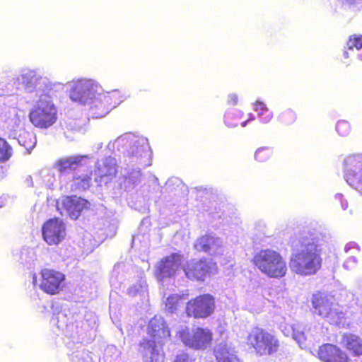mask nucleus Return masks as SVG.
Instances as JSON below:
<instances>
[{
	"label": "nucleus",
	"mask_w": 362,
	"mask_h": 362,
	"mask_svg": "<svg viewBox=\"0 0 362 362\" xmlns=\"http://www.w3.org/2000/svg\"><path fill=\"white\" fill-rule=\"evenodd\" d=\"M17 140L18 144L23 146L28 153H30L37 143L35 135L29 132H23L18 136Z\"/></svg>",
	"instance_id": "nucleus-27"
},
{
	"label": "nucleus",
	"mask_w": 362,
	"mask_h": 362,
	"mask_svg": "<svg viewBox=\"0 0 362 362\" xmlns=\"http://www.w3.org/2000/svg\"><path fill=\"white\" fill-rule=\"evenodd\" d=\"M182 342L197 350H204L211 345L212 334L208 329L197 328L192 333L183 331L180 334Z\"/></svg>",
	"instance_id": "nucleus-12"
},
{
	"label": "nucleus",
	"mask_w": 362,
	"mask_h": 362,
	"mask_svg": "<svg viewBox=\"0 0 362 362\" xmlns=\"http://www.w3.org/2000/svg\"><path fill=\"white\" fill-rule=\"evenodd\" d=\"M23 119V115H20L19 111L13 107L6 108L0 114V121L3 122V129L8 131L13 137L21 129Z\"/></svg>",
	"instance_id": "nucleus-18"
},
{
	"label": "nucleus",
	"mask_w": 362,
	"mask_h": 362,
	"mask_svg": "<svg viewBox=\"0 0 362 362\" xmlns=\"http://www.w3.org/2000/svg\"><path fill=\"white\" fill-rule=\"evenodd\" d=\"M128 294L132 297L139 296L145 308H147L148 301V286L144 279L141 277L136 284L130 286L128 289Z\"/></svg>",
	"instance_id": "nucleus-24"
},
{
	"label": "nucleus",
	"mask_w": 362,
	"mask_h": 362,
	"mask_svg": "<svg viewBox=\"0 0 362 362\" xmlns=\"http://www.w3.org/2000/svg\"><path fill=\"white\" fill-rule=\"evenodd\" d=\"M347 49L344 52V58H349L356 54L357 58L362 61V35H353L347 42Z\"/></svg>",
	"instance_id": "nucleus-23"
},
{
	"label": "nucleus",
	"mask_w": 362,
	"mask_h": 362,
	"mask_svg": "<svg viewBox=\"0 0 362 362\" xmlns=\"http://www.w3.org/2000/svg\"><path fill=\"white\" fill-rule=\"evenodd\" d=\"M334 199L336 202H339L340 204L342 210H346L348 209V201L345 199L344 194L337 193L334 197Z\"/></svg>",
	"instance_id": "nucleus-41"
},
{
	"label": "nucleus",
	"mask_w": 362,
	"mask_h": 362,
	"mask_svg": "<svg viewBox=\"0 0 362 362\" xmlns=\"http://www.w3.org/2000/svg\"><path fill=\"white\" fill-rule=\"evenodd\" d=\"M113 295H110V313H112L114 315H117L118 314L116 313V304L113 301Z\"/></svg>",
	"instance_id": "nucleus-48"
},
{
	"label": "nucleus",
	"mask_w": 362,
	"mask_h": 362,
	"mask_svg": "<svg viewBox=\"0 0 362 362\" xmlns=\"http://www.w3.org/2000/svg\"><path fill=\"white\" fill-rule=\"evenodd\" d=\"M56 93L46 92L37 97L36 105L30 112L32 124L40 128L47 129L53 125L57 119V110L53 103L52 98Z\"/></svg>",
	"instance_id": "nucleus-5"
},
{
	"label": "nucleus",
	"mask_w": 362,
	"mask_h": 362,
	"mask_svg": "<svg viewBox=\"0 0 362 362\" xmlns=\"http://www.w3.org/2000/svg\"><path fill=\"white\" fill-rule=\"evenodd\" d=\"M65 275L62 272L44 269L37 275L33 276V284L39 286L47 293L54 295L62 290L64 285Z\"/></svg>",
	"instance_id": "nucleus-10"
},
{
	"label": "nucleus",
	"mask_w": 362,
	"mask_h": 362,
	"mask_svg": "<svg viewBox=\"0 0 362 362\" xmlns=\"http://www.w3.org/2000/svg\"><path fill=\"white\" fill-rule=\"evenodd\" d=\"M351 250H356L357 252H359V246L354 242H350L345 245L344 251L349 253Z\"/></svg>",
	"instance_id": "nucleus-44"
},
{
	"label": "nucleus",
	"mask_w": 362,
	"mask_h": 362,
	"mask_svg": "<svg viewBox=\"0 0 362 362\" xmlns=\"http://www.w3.org/2000/svg\"><path fill=\"white\" fill-rule=\"evenodd\" d=\"M88 202L78 197H66L62 199L61 203L57 202V210L62 215L66 214L71 219H77L81 211L87 207Z\"/></svg>",
	"instance_id": "nucleus-17"
},
{
	"label": "nucleus",
	"mask_w": 362,
	"mask_h": 362,
	"mask_svg": "<svg viewBox=\"0 0 362 362\" xmlns=\"http://www.w3.org/2000/svg\"><path fill=\"white\" fill-rule=\"evenodd\" d=\"M214 356L218 362H240L233 347L226 341L217 343L214 349Z\"/></svg>",
	"instance_id": "nucleus-22"
},
{
	"label": "nucleus",
	"mask_w": 362,
	"mask_h": 362,
	"mask_svg": "<svg viewBox=\"0 0 362 362\" xmlns=\"http://www.w3.org/2000/svg\"><path fill=\"white\" fill-rule=\"evenodd\" d=\"M238 102V96L235 93H230L228 95L227 103L228 105H235Z\"/></svg>",
	"instance_id": "nucleus-45"
},
{
	"label": "nucleus",
	"mask_w": 362,
	"mask_h": 362,
	"mask_svg": "<svg viewBox=\"0 0 362 362\" xmlns=\"http://www.w3.org/2000/svg\"><path fill=\"white\" fill-rule=\"evenodd\" d=\"M337 347L330 344H326L320 346L317 351L318 358L324 362L330 361L332 355L337 354Z\"/></svg>",
	"instance_id": "nucleus-29"
},
{
	"label": "nucleus",
	"mask_w": 362,
	"mask_h": 362,
	"mask_svg": "<svg viewBox=\"0 0 362 362\" xmlns=\"http://www.w3.org/2000/svg\"><path fill=\"white\" fill-rule=\"evenodd\" d=\"M79 356H81L83 359H85V358H88V354L87 353H86V352H82V353H81L79 354H76V356H74L73 357V359L74 358H78Z\"/></svg>",
	"instance_id": "nucleus-50"
},
{
	"label": "nucleus",
	"mask_w": 362,
	"mask_h": 362,
	"mask_svg": "<svg viewBox=\"0 0 362 362\" xmlns=\"http://www.w3.org/2000/svg\"><path fill=\"white\" fill-rule=\"evenodd\" d=\"M12 155V148L4 139L0 138V162L8 160Z\"/></svg>",
	"instance_id": "nucleus-35"
},
{
	"label": "nucleus",
	"mask_w": 362,
	"mask_h": 362,
	"mask_svg": "<svg viewBox=\"0 0 362 362\" xmlns=\"http://www.w3.org/2000/svg\"><path fill=\"white\" fill-rule=\"evenodd\" d=\"M282 332L286 336L292 334L293 338L298 342L300 346H302L305 341V337L303 332L298 331L293 325H290L288 328L285 327Z\"/></svg>",
	"instance_id": "nucleus-32"
},
{
	"label": "nucleus",
	"mask_w": 362,
	"mask_h": 362,
	"mask_svg": "<svg viewBox=\"0 0 362 362\" xmlns=\"http://www.w3.org/2000/svg\"><path fill=\"white\" fill-rule=\"evenodd\" d=\"M253 109L257 113L258 117L261 113H264L266 110H268L266 104L262 101L257 100L253 103Z\"/></svg>",
	"instance_id": "nucleus-42"
},
{
	"label": "nucleus",
	"mask_w": 362,
	"mask_h": 362,
	"mask_svg": "<svg viewBox=\"0 0 362 362\" xmlns=\"http://www.w3.org/2000/svg\"><path fill=\"white\" fill-rule=\"evenodd\" d=\"M343 176L346 182L362 195V153L351 154L344 158Z\"/></svg>",
	"instance_id": "nucleus-9"
},
{
	"label": "nucleus",
	"mask_w": 362,
	"mask_h": 362,
	"mask_svg": "<svg viewBox=\"0 0 362 362\" xmlns=\"http://www.w3.org/2000/svg\"><path fill=\"white\" fill-rule=\"evenodd\" d=\"M279 119L284 124H291L296 121V114L293 110L287 109L279 115Z\"/></svg>",
	"instance_id": "nucleus-36"
},
{
	"label": "nucleus",
	"mask_w": 362,
	"mask_h": 362,
	"mask_svg": "<svg viewBox=\"0 0 362 362\" xmlns=\"http://www.w3.org/2000/svg\"><path fill=\"white\" fill-rule=\"evenodd\" d=\"M92 175V172L89 175H74V182L76 186V188L79 190H86L88 189L91 182L90 175Z\"/></svg>",
	"instance_id": "nucleus-31"
},
{
	"label": "nucleus",
	"mask_w": 362,
	"mask_h": 362,
	"mask_svg": "<svg viewBox=\"0 0 362 362\" xmlns=\"http://www.w3.org/2000/svg\"><path fill=\"white\" fill-rule=\"evenodd\" d=\"M341 8L346 12L352 14L362 9V0H337Z\"/></svg>",
	"instance_id": "nucleus-30"
},
{
	"label": "nucleus",
	"mask_w": 362,
	"mask_h": 362,
	"mask_svg": "<svg viewBox=\"0 0 362 362\" xmlns=\"http://www.w3.org/2000/svg\"><path fill=\"white\" fill-rule=\"evenodd\" d=\"M255 119V115H254L253 114L250 113V114L249 115V119H248L247 121L243 122L241 123V126H242L243 127H245L246 126L247 123L249 121H252V120H254Z\"/></svg>",
	"instance_id": "nucleus-49"
},
{
	"label": "nucleus",
	"mask_w": 362,
	"mask_h": 362,
	"mask_svg": "<svg viewBox=\"0 0 362 362\" xmlns=\"http://www.w3.org/2000/svg\"><path fill=\"white\" fill-rule=\"evenodd\" d=\"M243 112L238 109H230L226 112L224 122L227 127L233 128L238 126V121L243 117Z\"/></svg>",
	"instance_id": "nucleus-28"
},
{
	"label": "nucleus",
	"mask_w": 362,
	"mask_h": 362,
	"mask_svg": "<svg viewBox=\"0 0 362 362\" xmlns=\"http://www.w3.org/2000/svg\"><path fill=\"white\" fill-rule=\"evenodd\" d=\"M42 234L49 245H57L66 237V225L58 218H50L43 224Z\"/></svg>",
	"instance_id": "nucleus-11"
},
{
	"label": "nucleus",
	"mask_w": 362,
	"mask_h": 362,
	"mask_svg": "<svg viewBox=\"0 0 362 362\" xmlns=\"http://www.w3.org/2000/svg\"><path fill=\"white\" fill-rule=\"evenodd\" d=\"M194 248L211 255H222L223 252L221 240L213 235H205L198 238L194 243Z\"/></svg>",
	"instance_id": "nucleus-19"
},
{
	"label": "nucleus",
	"mask_w": 362,
	"mask_h": 362,
	"mask_svg": "<svg viewBox=\"0 0 362 362\" xmlns=\"http://www.w3.org/2000/svg\"><path fill=\"white\" fill-rule=\"evenodd\" d=\"M117 173L116 160L110 156L96 163L94 171V180L98 185L107 184L115 176Z\"/></svg>",
	"instance_id": "nucleus-16"
},
{
	"label": "nucleus",
	"mask_w": 362,
	"mask_h": 362,
	"mask_svg": "<svg viewBox=\"0 0 362 362\" xmlns=\"http://www.w3.org/2000/svg\"><path fill=\"white\" fill-rule=\"evenodd\" d=\"M102 147H103V143H99L98 144L97 148L98 149H100Z\"/></svg>",
	"instance_id": "nucleus-51"
},
{
	"label": "nucleus",
	"mask_w": 362,
	"mask_h": 362,
	"mask_svg": "<svg viewBox=\"0 0 362 362\" xmlns=\"http://www.w3.org/2000/svg\"><path fill=\"white\" fill-rule=\"evenodd\" d=\"M324 240L321 235L303 232L293 244L290 268L297 274L310 276L317 273L322 266Z\"/></svg>",
	"instance_id": "nucleus-2"
},
{
	"label": "nucleus",
	"mask_w": 362,
	"mask_h": 362,
	"mask_svg": "<svg viewBox=\"0 0 362 362\" xmlns=\"http://www.w3.org/2000/svg\"><path fill=\"white\" fill-rule=\"evenodd\" d=\"M70 99L87 107L93 118L105 117L124 99L118 90L105 92L93 79L81 78L68 83Z\"/></svg>",
	"instance_id": "nucleus-1"
},
{
	"label": "nucleus",
	"mask_w": 362,
	"mask_h": 362,
	"mask_svg": "<svg viewBox=\"0 0 362 362\" xmlns=\"http://www.w3.org/2000/svg\"><path fill=\"white\" fill-rule=\"evenodd\" d=\"M247 342L259 356L272 355L277 351L279 346V340L274 335L257 327L249 333Z\"/></svg>",
	"instance_id": "nucleus-8"
},
{
	"label": "nucleus",
	"mask_w": 362,
	"mask_h": 362,
	"mask_svg": "<svg viewBox=\"0 0 362 362\" xmlns=\"http://www.w3.org/2000/svg\"><path fill=\"white\" fill-rule=\"evenodd\" d=\"M214 307V298L204 294L189 301L186 310L188 317H208L213 313Z\"/></svg>",
	"instance_id": "nucleus-14"
},
{
	"label": "nucleus",
	"mask_w": 362,
	"mask_h": 362,
	"mask_svg": "<svg viewBox=\"0 0 362 362\" xmlns=\"http://www.w3.org/2000/svg\"><path fill=\"white\" fill-rule=\"evenodd\" d=\"M254 264L269 277L281 278L287 272V265L283 257L276 251L266 249L253 257Z\"/></svg>",
	"instance_id": "nucleus-6"
},
{
	"label": "nucleus",
	"mask_w": 362,
	"mask_h": 362,
	"mask_svg": "<svg viewBox=\"0 0 362 362\" xmlns=\"http://www.w3.org/2000/svg\"><path fill=\"white\" fill-rule=\"evenodd\" d=\"M180 296L177 294H173L168 297L165 301V309L168 314H176Z\"/></svg>",
	"instance_id": "nucleus-33"
},
{
	"label": "nucleus",
	"mask_w": 362,
	"mask_h": 362,
	"mask_svg": "<svg viewBox=\"0 0 362 362\" xmlns=\"http://www.w3.org/2000/svg\"><path fill=\"white\" fill-rule=\"evenodd\" d=\"M312 304L315 315L322 317H334L337 315L334 297L332 296L321 292L315 293L313 296Z\"/></svg>",
	"instance_id": "nucleus-15"
},
{
	"label": "nucleus",
	"mask_w": 362,
	"mask_h": 362,
	"mask_svg": "<svg viewBox=\"0 0 362 362\" xmlns=\"http://www.w3.org/2000/svg\"><path fill=\"white\" fill-rule=\"evenodd\" d=\"M330 360L331 361L328 362H349L346 354L341 351L338 347L337 354L332 355Z\"/></svg>",
	"instance_id": "nucleus-39"
},
{
	"label": "nucleus",
	"mask_w": 362,
	"mask_h": 362,
	"mask_svg": "<svg viewBox=\"0 0 362 362\" xmlns=\"http://www.w3.org/2000/svg\"><path fill=\"white\" fill-rule=\"evenodd\" d=\"M272 148L268 146L260 147L255 153V159L258 162H264L272 156Z\"/></svg>",
	"instance_id": "nucleus-34"
},
{
	"label": "nucleus",
	"mask_w": 362,
	"mask_h": 362,
	"mask_svg": "<svg viewBox=\"0 0 362 362\" xmlns=\"http://www.w3.org/2000/svg\"><path fill=\"white\" fill-rule=\"evenodd\" d=\"M130 166H136V168H133L131 171L127 172V174L124 175V187L126 189H130L134 187V185L139 181L141 177L140 166L141 165H129Z\"/></svg>",
	"instance_id": "nucleus-26"
},
{
	"label": "nucleus",
	"mask_w": 362,
	"mask_h": 362,
	"mask_svg": "<svg viewBox=\"0 0 362 362\" xmlns=\"http://www.w3.org/2000/svg\"><path fill=\"white\" fill-rule=\"evenodd\" d=\"M358 264V259L355 256L348 257L343 264V267L347 270L356 268Z\"/></svg>",
	"instance_id": "nucleus-40"
},
{
	"label": "nucleus",
	"mask_w": 362,
	"mask_h": 362,
	"mask_svg": "<svg viewBox=\"0 0 362 362\" xmlns=\"http://www.w3.org/2000/svg\"><path fill=\"white\" fill-rule=\"evenodd\" d=\"M346 318H335V317H333V318H331L332 320H331L330 323L331 324H335L339 328L340 327H345V325H346L345 320H346Z\"/></svg>",
	"instance_id": "nucleus-46"
},
{
	"label": "nucleus",
	"mask_w": 362,
	"mask_h": 362,
	"mask_svg": "<svg viewBox=\"0 0 362 362\" xmlns=\"http://www.w3.org/2000/svg\"><path fill=\"white\" fill-rule=\"evenodd\" d=\"M182 259V256L176 253L163 259L157 267L158 278L162 280L175 275L180 268Z\"/></svg>",
	"instance_id": "nucleus-20"
},
{
	"label": "nucleus",
	"mask_w": 362,
	"mask_h": 362,
	"mask_svg": "<svg viewBox=\"0 0 362 362\" xmlns=\"http://www.w3.org/2000/svg\"><path fill=\"white\" fill-rule=\"evenodd\" d=\"M86 158V156L62 158L55 163L54 168L61 175H66L73 170H76L78 167L82 166V163Z\"/></svg>",
	"instance_id": "nucleus-21"
},
{
	"label": "nucleus",
	"mask_w": 362,
	"mask_h": 362,
	"mask_svg": "<svg viewBox=\"0 0 362 362\" xmlns=\"http://www.w3.org/2000/svg\"><path fill=\"white\" fill-rule=\"evenodd\" d=\"M343 344L355 355H362V339L352 334H344L342 337Z\"/></svg>",
	"instance_id": "nucleus-25"
},
{
	"label": "nucleus",
	"mask_w": 362,
	"mask_h": 362,
	"mask_svg": "<svg viewBox=\"0 0 362 362\" xmlns=\"http://www.w3.org/2000/svg\"><path fill=\"white\" fill-rule=\"evenodd\" d=\"M216 265L211 260L192 259L187 262L183 268L186 276L192 280L204 281L206 276L213 273Z\"/></svg>",
	"instance_id": "nucleus-13"
},
{
	"label": "nucleus",
	"mask_w": 362,
	"mask_h": 362,
	"mask_svg": "<svg viewBox=\"0 0 362 362\" xmlns=\"http://www.w3.org/2000/svg\"><path fill=\"white\" fill-rule=\"evenodd\" d=\"M107 148L112 153H122L127 165H151V151L148 139L144 136L127 133L110 141Z\"/></svg>",
	"instance_id": "nucleus-3"
},
{
	"label": "nucleus",
	"mask_w": 362,
	"mask_h": 362,
	"mask_svg": "<svg viewBox=\"0 0 362 362\" xmlns=\"http://www.w3.org/2000/svg\"><path fill=\"white\" fill-rule=\"evenodd\" d=\"M174 362H192L187 354L182 353L177 356Z\"/></svg>",
	"instance_id": "nucleus-47"
},
{
	"label": "nucleus",
	"mask_w": 362,
	"mask_h": 362,
	"mask_svg": "<svg viewBox=\"0 0 362 362\" xmlns=\"http://www.w3.org/2000/svg\"><path fill=\"white\" fill-rule=\"evenodd\" d=\"M259 121L262 124H268L269 123L273 118V112L269 111L268 109L264 113H261L259 116Z\"/></svg>",
	"instance_id": "nucleus-43"
},
{
	"label": "nucleus",
	"mask_w": 362,
	"mask_h": 362,
	"mask_svg": "<svg viewBox=\"0 0 362 362\" xmlns=\"http://www.w3.org/2000/svg\"><path fill=\"white\" fill-rule=\"evenodd\" d=\"M17 81L26 92L33 93L35 98L46 92L57 93L64 88L63 83H52L30 69L23 70L18 76Z\"/></svg>",
	"instance_id": "nucleus-7"
},
{
	"label": "nucleus",
	"mask_w": 362,
	"mask_h": 362,
	"mask_svg": "<svg viewBox=\"0 0 362 362\" xmlns=\"http://www.w3.org/2000/svg\"><path fill=\"white\" fill-rule=\"evenodd\" d=\"M148 333L152 339H144L139 344V352L145 362H163V340L170 336V331L163 318H151L148 322Z\"/></svg>",
	"instance_id": "nucleus-4"
},
{
	"label": "nucleus",
	"mask_w": 362,
	"mask_h": 362,
	"mask_svg": "<svg viewBox=\"0 0 362 362\" xmlns=\"http://www.w3.org/2000/svg\"><path fill=\"white\" fill-rule=\"evenodd\" d=\"M330 360L331 361L328 362H349L346 354L341 351L338 347L337 354L332 355Z\"/></svg>",
	"instance_id": "nucleus-38"
},
{
	"label": "nucleus",
	"mask_w": 362,
	"mask_h": 362,
	"mask_svg": "<svg viewBox=\"0 0 362 362\" xmlns=\"http://www.w3.org/2000/svg\"><path fill=\"white\" fill-rule=\"evenodd\" d=\"M336 131L339 135L346 136L351 132V125L346 120H339L336 124Z\"/></svg>",
	"instance_id": "nucleus-37"
}]
</instances>
